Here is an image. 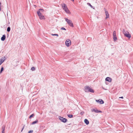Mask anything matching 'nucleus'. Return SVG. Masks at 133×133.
I'll use <instances>...</instances> for the list:
<instances>
[{
  "label": "nucleus",
  "mask_w": 133,
  "mask_h": 133,
  "mask_svg": "<svg viewBox=\"0 0 133 133\" xmlns=\"http://www.w3.org/2000/svg\"><path fill=\"white\" fill-rule=\"evenodd\" d=\"M84 91L85 92H94V90L89 86H86L84 88Z\"/></svg>",
  "instance_id": "1"
},
{
  "label": "nucleus",
  "mask_w": 133,
  "mask_h": 133,
  "mask_svg": "<svg viewBox=\"0 0 133 133\" xmlns=\"http://www.w3.org/2000/svg\"><path fill=\"white\" fill-rule=\"evenodd\" d=\"M62 6L63 9L66 13L69 14L70 13V12L69 10L68 9L66 5L65 4L63 3V4H62Z\"/></svg>",
  "instance_id": "2"
},
{
  "label": "nucleus",
  "mask_w": 133,
  "mask_h": 133,
  "mask_svg": "<svg viewBox=\"0 0 133 133\" xmlns=\"http://www.w3.org/2000/svg\"><path fill=\"white\" fill-rule=\"evenodd\" d=\"M123 33L124 36L129 38L131 37V35L130 34H129V32L126 31L125 30L123 29Z\"/></svg>",
  "instance_id": "3"
},
{
  "label": "nucleus",
  "mask_w": 133,
  "mask_h": 133,
  "mask_svg": "<svg viewBox=\"0 0 133 133\" xmlns=\"http://www.w3.org/2000/svg\"><path fill=\"white\" fill-rule=\"evenodd\" d=\"M66 21L68 24L70 26L73 27V24L72 23L71 21L67 18H65Z\"/></svg>",
  "instance_id": "4"
},
{
  "label": "nucleus",
  "mask_w": 133,
  "mask_h": 133,
  "mask_svg": "<svg viewBox=\"0 0 133 133\" xmlns=\"http://www.w3.org/2000/svg\"><path fill=\"white\" fill-rule=\"evenodd\" d=\"M37 12L40 19H44V17L41 14V13H40L39 11H37Z\"/></svg>",
  "instance_id": "5"
},
{
  "label": "nucleus",
  "mask_w": 133,
  "mask_h": 133,
  "mask_svg": "<svg viewBox=\"0 0 133 133\" xmlns=\"http://www.w3.org/2000/svg\"><path fill=\"white\" fill-rule=\"evenodd\" d=\"M71 41L69 39H67L65 42V44L68 47L71 45Z\"/></svg>",
  "instance_id": "6"
},
{
  "label": "nucleus",
  "mask_w": 133,
  "mask_h": 133,
  "mask_svg": "<svg viewBox=\"0 0 133 133\" xmlns=\"http://www.w3.org/2000/svg\"><path fill=\"white\" fill-rule=\"evenodd\" d=\"M59 118L60 120L63 122L65 123L66 122L67 120L66 118H63L61 116L59 117Z\"/></svg>",
  "instance_id": "7"
},
{
  "label": "nucleus",
  "mask_w": 133,
  "mask_h": 133,
  "mask_svg": "<svg viewBox=\"0 0 133 133\" xmlns=\"http://www.w3.org/2000/svg\"><path fill=\"white\" fill-rule=\"evenodd\" d=\"M113 39L114 41H116L117 40V38L116 35V31H114L113 34Z\"/></svg>",
  "instance_id": "8"
},
{
  "label": "nucleus",
  "mask_w": 133,
  "mask_h": 133,
  "mask_svg": "<svg viewBox=\"0 0 133 133\" xmlns=\"http://www.w3.org/2000/svg\"><path fill=\"white\" fill-rule=\"evenodd\" d=\"M104 10H105V15L106 16V17L105 18V19H107V18H108L109 17V13H108L107 11V10H106V9H105Z\"/></svg>",
  "instance_id": "9"
},
{
  "label": "nucleus",
  "mask_w": 133,
  "mask_h": 133,
  "mask_svg": "<svg viewBox=\"0 0 133 133\" xmlns=\"http://www.w3.org/2000/svg\"><path fill=\"white\" fill-rule=\"evenodd\" d=\"M5 59V57H4L0 60V65L4 61Z\"/></svg>",
  "instance_id": "10"
},
{
  "label": "nucleus",
  "mask_w": 133,
  "mask_h": 133,
  "mask_svg": "<svg viewBox=\"0 0 133 133\" xmlns=\"http://www.w3.org/2000/svg\"><path fill=\"white\" fill-rule=\"evenodd\" d=\"M96 101L97 102L100 104H103L104 103L103 101L101 99L96 100Z\"/></svg>",
  "instance_id": "11"
},
{
  "label": "nucleus",
  "mask_w": 133,
  "mask_h": 133,
  "mask_svg": "<svg viewBox=\"0 0 133 133\" xmlns=\"http://www.w3.org/2000/svg\"><path fill=\"white\" fill-rule=\"evenodd\" d=\"M105 80L110 82L111 81V79L109 77H107L105 78Z\"/></svg>",
  "instance_id": "12"
},
{
  "label": "nucleus",
  "mask_w": 133,
  "mask_h": 133,
  "mask_svg": "<svg viewBox=\"0 0 133 133\" xmlns=\"http://www.w3.org/2000/svg\"><path fill=\"white\" fill-rule=\"evenodd\" d=\"M85 123L87 124L88 125L89 123V121L87 119H85L84 120Z\"/></svg>",
  "instance_id": "13"
},
{
  "label": "nucleus",
  "mask_w": 133,
  "mask_h": 133,
  "mask_svg": "<svg viewBox=\"0 0 133 133\" xmlns=\"http://www.w3.org/2000/svg\"><path fill=\"white\" fill-rule=\"evenodd\" d=\"M5 38V35H3L2 37L1 38V40L2 41H4Z\"/></svg>",
  "instance_id": "14"
},
{
  "label": "nucleus",
  "mask_w": 133,
  "mask_h": 133,
  "mask_svg": "<svg viewBox=\"0 0 133 133\" xmlns=\"http://www.w3.org/2000/svg\"><path fill=\"white\" fill-rule=\"evenodd\" d=\"M37 122H38V120L37 119H36L35 121L33 122L32 123V124H35L36 123H37Z\"/></svg>",
  "instance_id": "15"
},
{
  "label": "nucleus",
  "mask_w": 133,
  "mask_h": 133,
  "mask_svg": "<svg viewBox=\"0 0 133 133\" xmlns=\"http://www.w3.org/2000/svg\"><path fill=\"white\" fill-rule=\"evenodd\" d=\"M43 11V10L42 9H39V10L37 11H39L40 13H41Z\"/></svg>",
  "instance_id": "16"
},
{
  "label": "nucleus",
  "mask_w": 133,
  "mask_h": 133,
  "mask_svg": "<svg viewBox=\"0 0 133 133\" xmlns=\"http://www.w3.org/2000/svg\"><path fill=\"white\" fill-rule=\"evenodd\" d=\"M5 126H3L2 127V132H4V131L5 130Z\"/></svg>",
  "instance_id": "17"
},
{
  "label": "nucleus",
  "mask_w": 133,
  "mask_h": 133,
  "mask_svg": "<svg viewBox=\"0 0 133 133\" xmlns=\"http://www.w3.org/2000/svg\"><path fill=\"white\" fill-rule=\"evenodd\" d=\"M35 68L34 67H32L31 69V70L32 71H34L35 70Z\"/></svg>",
  "instance_id": "18"
},
{
  "label": "nucleus",
  "mask_w": 133,
  "mask_h": 133,
  "mask_svg": "<svg viewBox=\"0 0 133 133\" xmlns=\"http://www.w3.org/2000/svg\"><path fill=\"white\" fill-rule=\"evenodd\" d=\"M10 27H8L7 29V31L8 32H9L10 31Z\"/></svg>",
  "instance_id": "19"
},
{
  "label": "nucleus",
  "mask_w": 133,
  "mask_h": 133,
  "mask_svg": "<svg viewBox=\"0 0 133 133\" xmlns=\"http://www.w3.org/2000/svg\"><path fill=\"white\" fill-rule=\"evenodd\" d=\"M34 116V114H32L29 116V118H31L32 117H33Z\"/></svg>",
  "instance_id": "20"
},
{
  "label": "nucleus",
  "mask_w": 133,
  "mask_h": 133,
  "mask_svg": "<svg viewBox=\"0 0 133 133\" xmlns=\"http://www.w3.org/2000/svg\"><path fill=\"white\" fill-rule=\"evenodd\" d=\"M3 70H4V68H3V67H2L1 68V71H0V73H2V71H3Z\"/></svg>",
  "instance_id": "21"
},
{
  "label": "nucleus",
  "mask_w": 133,
  "mask_h": 133,
  "mask_svg": "<svg viewBox=\"0 0 133 133\" xmlns=\"http://www.w3.org/2000/svg\"><path fill=\"white\" fill-rule=\"evenodd\" d=\"M96 109H91V110L92 112L94 111L95 112H96Z\"/></svg>",
  "instance_id": "22"
},
{
  "label": "nucleus",
  "mask_w": 133,
  "mask_h": 133,
  "mask_svg": "<svg viewBox=\"0 0 133 133\" xmlns=\"http://www.w3.org/2000/svg\"><path fill=\"white\" fill-rule=\"evenodd\" d=\"M68 116L70 118H71L72 117L73 115H68Z\"/></svg>",
  "instance_id": "23"
},
{
  "label": "nucleus",
  "mask_w": 133,
  "mask_h": 133,
  "mask_svg": "<svg viewBox=\"0 0 133 133\" xmlns=\"http://www.w3.org/2000/svg\"><path fill=\"white\" fill-rule=\"evenodd\" d=\"M87 4L89 6H90L91 8H92L93 7L91 5L90 3H87Z\"/></svg>",
  "instance_id": "24"
},
{
  "label": "nucleus",
  "mask_w": 133,
  "mask_h": 133,
  "mask_svg": "<svg viewBox=\"0 0 133 133\" xmlns=\"http://www.w3.org/2000/svg\"><path fill=\"white\" fill-rule=\"evenodd\" d=\"M51 35H52V36H58V34H51Z\"/></svg>",
  "instance_id": "25"
},
{
  "label": "nucleus",
  "mask_w": 133,
  "mask_h": 133,
  "mask_svg": "<svg viewBox=\"0 0 133 133\" xmlns=\"http://www.w3.org/2000/svg\"><path fill=\"white\" fill-rule=\"evenodd\" d=\"M33 132V131L32 130H31L29 131L28 133H32Z\"/></svg>",
  "instance_id": "26"
},
{
  "label": "nucleus",
  "mask_w": 133,
  "mask_h": 133,
  "mask_svg": "<svg viewBox=\"0 0 133 133\" xmlns=\"http://www.w3.org/2000/svg\"><path fill=\"white\" fill-rule=\"evenodd\" d=\"M61 30H66V29L65 28H63V27L62 28H61Z\"/></svg>",
  "instance_id": "27"
},
{
  "label": "nucleus",
  "mask_w": 133,
  "mask_h": 133,
  "mask_svg": "<svg viewBox=\"0 0 133 133\" xmlns=\"http://www.w3.org/2000/svg\"><path fill=\"white\" fill-rule=\"evenodd\" d=\"M98 110H97V109H96V112H95L98 113Z\"/></svg>",
  "instance_id": "28"
},
{
  "label": "nucleus",
  "mask_w": 133,
  "mask_h": 133,
  "mask_svg": "<svg viewBox=\"0 0 133 133\" xmlns=\"http://www.w3.org/2000/svg\"><path fill=\"white\" fill-rule=\"evenodd\" d=\"M102 112L101 111H99V110H98V112H100V113H101Z\"/></svg>",
  "instance_id": "29"
},
{
  "label": "nucleus",
  "mask_w": 133,
  "mask_h": 133,
  "mask_svg": "<svg viewBox=\"0 0 133 133\" xmlns=\"http://www.w3.org/2000/svg\"><path fill=\"white\" fill-rule=\"evenodd\" d=\"M84 113L83 112H81V114L83 115Z\"/></svg>",
  "instance_id": "30"
},
{
  "label": "nucleus",
  "mask_w": 133,
  "mask_h": 133,
  "mask_svg": "<svg viewBox=\"0 0 133 133\" xmlns=\"http://www.w3.org/2000/svg\"><path fill=\"white\" fill-rule=\"evenodd\" d=\"M119 98H123V97H119Z\"/></svg>",
  "instance_id": "31"
},
{
  "label": "nucleus",
  "mask_w": 133,
  "mask_h": 133,
  "mask_svg": "<svg viewBox=\"0 0 133 133\" xmlns=\"http://www.w3.org/2000/svg\"><path fill=\"white\" fill-rule=\"evenodd\" d=\"M24 126L23 127V128L22 129V130H23L24 128Z\"/></svg>",
  "instance_id": "32"
},
{
  "label": "nucleus",
  "mask_w": 133,
  "mask_h": 133,
  "mask_svg": "<svg viewBox=\"0 0 133 133\" xmlns=\"http://www.w3.org/2000/svg\"><path fill=\"white\" fill-rule=\"evenodd\" d=\"M70 0L73 2H74V0Z\"/></svg>",
  "instance_id": "33"
},
{
  "label": "nucleus",
  "mask_w": 133,
  "mask_h": 133,
  "mask_svg": "<svg viewBox=\"0 0 133 133\" xmlns=\"http://www.w3.org/2000/svg\"><path fill=\"white\" fill-rule=\"evenodd\" d=\"M2 133H4V132H2Z\"/></svg>",
  "instance_id": "34"
},
{
  "label": "nucleus",
  "mask_w": 133,
  "mask_h": 133,
  "mask_svg": "<svg viewBox=\"0 0 133 133\" xmlns=\"http://www.w3.org/2000/svg\"><path fill=\"white\" fill-rule=\"evenodd\" d=\"M23 130H22H22H21V132H22V131Z\"/></svg>",
  "instance_id": "35"
}]
</instances>
